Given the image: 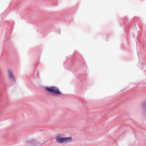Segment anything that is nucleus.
Returning <instances> with one entry per match:
<instances>
[{"mask_svg":"<svg viewBox=\"0 0 146 146\" xmlns=\"http://www.w3.org/2000/svg\"><path fill=\"white\" fill-rule=\"evenodd\" d=\"M45 89L48 92L52 93L55 96H59L62 95V92L56 86H52L50 87L47 86L45 88Z\"/></svg>","mask_w":146,"mask_h":146,"instance_id":"nucleus-1","label":"nucleus"},{"mask_svg":"<svg viewBox=\"0 0 146 146\" xmlns=\"http://www.w3.org/2000/svg\"><path fill=\"white\" fill-rule=\"evenodd\" d=\"M55 139L56 142L59 143H66L71 142L72 140L71 137H62L59 135L56 136Z\"/></svg>","mask_w":146,"mask_h":146,"instance_id":"nucleus-2","label":"nucleus"},{"mask_svg":"<svg viewBox=\"0 0 146 146\" xmlns=\"http://www.w3.org/2000/svg\"><path fill=\"white\" fill-rule=\"evenodd\" d=\"M25 146H38V142L34 139H31L25 141Z\"/></svg>","mask_w":146,"mask_h":146,"instance_id":"nucleus-3","label":"nucleus"},{"mask_svg":"<svg viewBox=\"0 0 146 146\" xmlns=\"http://www.w3.org/2000/svg\"><path fill=\"white\" fill-rule=\"evenodd\" d=\"M8 78L9 79L13 82H15V78L13 75L11 71L9 69L8 70Z\"/></svg>","mask_w":146,"mask_h":146,"instance_id":"nucleus-4","label":"nucleus"},{"mask_svg":"<svg viewBox=\"0 0 146 146\" xmlns=\"http://www.w3.org/2000/svg\"><path fill=\"white\" fill-rule=\"evenodd\" d=\"M141 106L142 108V112L146 114V101L142 103Z\"/></svg>","mask_w":146,"mask_h":146,"instance_id":"nucleus-5","label":"nucleus"},{"mask_svg":"<svg viewBox=\"0 0 146 146\" xmlns=\"http://www.w3.org/2000/svg\"><path fill=\"white\" fill-rule=\"evenodd\" d=\"M80 81L82 83H84V81H83V80H82V79H81L80 80Z\"/></svg>","mask_w":146,"mask_h":146,"instance_id":"nucleus-6","label":"nucleus"},{"mask_svg":"<svg viewBox=\"0 0 146 146\" xmlns=\"http://www.w3.org/2000/svg\"><path fill=\"white\" fill-rule=\"evenodd\" d=\"M85 64V63H84V64H83V65H84V64Z\"/></svg>","mask_w":146,"mask_h":146,"instance_id":"nucleus-7","label":"nucleus"}]
</instances>
